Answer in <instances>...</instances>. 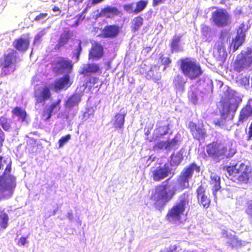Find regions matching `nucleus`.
<instances>
[{"instance_id": "nucleus-10", "label": "nucleus", "mask_w": 252, "mask_h": 252, "mask_svg": "<svg viewBox=\"0 0 252 252\" xmlns=\"http://www.w3.org/2000/svg\"><path fill=\"white\" fill-rule=\"evenodd\" d=\"M170 124L168 120L159 121L157 123V127L154 130L152 136L146 138L149 142L157 140L160 137L166 135L170 129Z\"/></svg>"}, {"instance_id": "nucleus-17", "label": "nucleus", "mask_w": 252, "mask_h": 252, "mask_svg": "<svg viewBox=\"0 0 252 252\" xmlns=\"http://www.w3.org/2000/svg\"><path fill=\"white\" fill-rule=\"evenodd\" d=\"M221 143L219 141H214L206 146V151L208 156L213 159H217L220 157Z\"/></svg>"}, {"instance_id": "nucleus-58", "label": "nucleus", "mask_w": 252, "mask_h": 252, "mask_svg": "<svg viewBox=\"0 0 252 252\" xmlns=\"http://www.w3.org/2000/svg\"><path fill=\"white\" fill-rule=\"evenodd\" d=\"M27 241V238L26 237H21L19 239V242H18V245L21 246H24Z\"/></svg>"}, {"instance_id": "nucleus-7", "label": "nucleus", "mask_w": 252, "mask_h": 252, "mask_svg": "<svg viewBox=\"0 0 252 252\" xmlns=\"http://www.w3.org/2000/svg\"><path fill=\"white\" fill-rule=\"evenodd\" d=\"M252 64V49L248 50L244 54L238 55L233 63V70L240 72L250 67Z\"/></svg>"}, {"instance_id": "nucleus-4", "label": "nucleus", "mask_w": 252, "mask_h": 252, "mask_svg": "<svg viewBox=\"0 0 252 252\" xmlns=\"http://www.w3.org/2000/svg\"><path fill=\"white\" fill-rule=\"evenodd\" d=\"M189 193L185 191L180 195L178 202L168 210L165 216L166 220L172 223L180 221L185 211L186 206L189 205Z\"/></svg>"}, {"instance_id": "nucleus-34", "label": "nucleus", "mask_w": 252, "mask_h": 252, "mask_svg": "<svg viewBox=\"0 0 252 252\" xmlns=\"http://www.w3.org/2000/svg\"><path fill=\"white\" fill-rule=\"evenodd\" d=\"M13 115L18 116L22 121H25L26 118L27 113L25 110L20 107H15L11 111Z\"/></svg>"}, {"instance_id": "nucleus-31", "label": "nucleus", "mask_w": 252, "mask_h": 252, "mask_svg": "<svg viewBox=\"0 0 252 252\" xmlns=\"http://www.w3.org/2000/svg\"><path fill=\"white\" fill-rule=\"evenodd\" d=\"M144 19L141 16L134 17L131 21V31L133 32L138 31L143 24Z\"/></svg>"}, {"instance_id": "nucleus-55", "label": "nucleus", "mask_w": 252, "mask_h": 252, "mask_svg": "<svg viewBox=\"0 0 252 252\" xmlns=\"http://www.w3.org/2000/svg\"><path fill=\"white\" fill-rule=\"evenodd\" d=\"M229 243L230 245L232 246V247H234L237 245V244H238V241L235 238H232L229 242Z\"/></svg>"}, {"instance_id": "nucleus-8", "label": "nucleus", "mask_w": 252, "mask_h": 252, "mask_svg": "<svg viewBox=\"0 0 252 252\" xmlns=\"http://www.w3.org/2000/svg\"><path fill=\"white\" fill-rule=\"evenodd\" d=\"M210 20L215 26L223 27L230 23V16L225 9L219 8L212 13Z\"/></svg>"}, {"instance_id": "nucleus-61", "label": "nucleus", "mask_w": 252, "mask_h": 252, "mask_svg": "<svg viewBox=\"0 0 252 252\" xmlns=\"http://www.w3.org/2000/svg\"><path fill=\"white\" fill-rule=\"evenodd\" d=\"M84 0H68L69 2H73L76 4H79L83 2Z\"/></svg>"}, {"instance_id": "nucleus-54", "label": "nucleus", "mask_w": 252, "mask_h": 252, "mask_svg": "<svg viewBox=\"0 0 252 252\" xmlns=\"http://www.w3.org/2000/svg\"><path fill=\"white\" fill-rule=\"evenodd\" d=\"M240 81L241 84L244 86H245L246 85H249V79L248 78H247L246 77H243L241 78L240 79Z\"/></svg>"}, {"instance_id": "nucleus-37", "label": "nucleus", "mask_w": 252, "mask_h": 252, "mask_svg": "<svg viewBox=\"0 0 252 252\" xmlns=\"http://www.w3.org/2000/svg\"><path fill=\"white\" fill-rule=\"evenodd\" d=\"M95 110L93 107H89L86 108V111L82 114V120L87 121L94 115Z\"/></svg>"}, {"instance_id": "nucleus-25", "label": "nucleus", "mask_w": 252, "mask_h": 252, "mask_svg": "<svg viewBox=\"0 0 252 252\" xmlns=\"http://www.w3.org/2000/svg\"><path fill=\"white\" fill-rule=\"evenodd\" d=\"M82 95V93H73L65 102V107L70 109L74 106H77L81 100Z\"/></svg>"}, {"instance_id": "nucleus-2", "label": "nucleus", "mask_w": 252, "mask_h": 252, "mask_svg": "<svg viewBox=\"0 0 252 252\" xmlns=\"http://www.w3.org/2000/svg\"><path fill=\"white\" fill-rule=\"evenodd\" d=\"M228 173V178L238 185L247 184L252 177V170L244 163L230 165L225 167Z\"/></svg>"}, {"instance_id": "nucleus-40", "label": "nucleus", "mask_w": 252, "mask_h": 252, "mask_svg": "<svg viewBox=\"0 0 252 252\" xmlns=\"http://www.w3.org/2000/svg\"><path fill=\"white\" fill-rule=\"evenodd\" d=\"M8 220L9 218L7 214L0 216V228L2 229H6L8 225Z\"/></svg>"}, {"instance_id": "nucleus-15", "label": "nucleus", "mask_w": 252, "mask_h": 252, "mask_svg": "<svg viewBox=\"0 0 252 252\" xmlns=\"http://www.w3.org/2000/svg\"><path fill=\"white\" fill-rule=\"evenodd\" d=\"M172 169L167 163L163 166H158L152 171V179L155 182H159L166 178L171 173Z\"/></svg>"}, {"instance_id": "nucleus-38", "label": "nucleus", "mask_w": 252, "mask_h": 252, "mask_svg": "<svg viewBox=\"0 0 252 252\" xmlns=\"http://www.w3.org/2000/svg\"><path fill=\"white\" fill-rule=\"evenodd\" d=\"M0 125L5 131H9L11 128L10 120L4 116L0 117Z\"/></svg>"}, {"instance_id": "nucleus-43", "label": "nucleus", "mask_w": 252, "mask_h": 252, "mask_svg": "<svg viewBox=\"0 0 252 252\" xmlns=\"http://www.w3.org/2000/svg\"><path fill=\"white\" fill-rule=\"evenodd\" d=\"M61 99H58L56 102L53 103L50 105L49 108H48L49 112L48 116L46 117L45 120H48L51 118L53 110L57 107V106L61 103Z\"/></svg>"}, {"instance_id": "nucleus-23", "label": "nucleus", "mask_w": 252, "mask_h": 252, "mask_svg": "<svg viewBox=\"0 0 252 252\" xmlns=\"http://www.w3.org/2000/svg\"><path fill=\"white\" fill-rule=\"evenodd\" d=\"M30 40L29 36L26 38L20 37L15 39L13 42V47L18 51L25 52L29 47Z\"/></svg>"}, {"instance_id": "nucleus-1", "label": "nucleus", "mask_w": 252, "mask_h": 252, "mask_svg": "<svg viewBox=\"0 0 252 252\" xmlns=\"http://www.w3.org/2000/svg\"><path fill=\"white\" fill-rule=\"evenodd\" d=\"M170 185L165 182L157 185L155 191L150 196V199L153 201L156 209L162 210L166 204L171 200L176 193V189L173 187L170 189Z\"/></svg>"}, {"instance_id": "nucleus-22", "label": "nucleus", "mask_w": 252, "mask_h": 252, "mask_svg": "<svg viewBox=\"0 0 252 252\" xmlns=\"http://www.w3.org/2000/svg\"><path fill=\"white\" fill-rule=\"evenodd\" d=\"M236 153V150L232 142H228L225 144L221 143L220 157L229 158L233 157Z\"/></svg>"}, {"instance_id": "nucleus-50", "label": "nucleus", "mask_w": 252, "mask_h": 252, "mask_svg": "<svg viewBox=\"0 0 252 252\" xmlns=\"http://www.w3.org/2000/svg\"><path fill=\"white\" fill-rule=\"evenodd\" d=\"M98 81V78L96 77H90L89 79V80L87 81L86 84L88 85V84H90V87H92L93 85H94L95 84L97 83Z\"/></svg>"}, {"instance_id": "nucleus-16", "label": "nucleus", "mask_w": 252, "mask_h": 252, "mask_svg": "<svg viewBox=\"0 0 252 252\" xmlns=\"http://www.w3.org/2000/svg\"><path fill=\"white\" fill-rule=\"evenodd\" d=\"M34 96L36 104L41 103L51 97L50 88L48 86H44L38 88L34 92Z\"/></svg>"}, {"instance_id": "nucleus-57", "label": "nucleus", "mask_w": 252, "mask_h": 252, "mask_svg": "<svg viewBox=\"0 0 252 252\" xmlns=\"http://www.w3.org/2000/svg\"><path fill=\"white\" fill-rule=\"evenodd\" d=\"M177 249V246L176 245H171L169 246V249L166 252H174Z\"/></svg>"}, {"instance_id": "nucleus-52", "label": "nucleus", "mask_w": 252, "mask_h": 252, "mask_svg": "<svg viewBox=\"0 0 252 252\" xmlns=\"http://www.w3.org/2000/svg\"><path fill=\"white\" fill-rule=\"evenodd\" d=\"M48 14L46 13H41L39 15H37L34 19V21H40L47 16Z\"/></svg>"}, {"instance_id": "nucleus-35", "label": "nucleus", "mask_w": 252, "mask_h": 252, "mask_svg": "<svg viewBox=\"0 0 252 252\" xmlns=\"http://www.w3.org/2000/svg\"><path fill=\"white\" fill-rule=\"evenodd\" d=\"M214 56L217 60L222 61L226 59L227 53L223 47H218Z\"/></svg>"}, {"instance_id": "nucleus-21", "label": "nucleus", "mask_w": 252, "mask_h": 252, "mask_svg": "<svg viewBox=\"0 0 252 252\" xmlns=\"http://www.w3.org/2000/svg\"><path fill=\"white\" fill-rule=\"evenodd\" d=\"M251 116H252V107L250 105H247L240 110L238 120L235 125L237 126L242 125Z\"/></svg>"}, {"instance_id": "nucleus-28", "label": "nucleus", "mask_w": 252, "mask_h": 252, "mask_svg": "<svg viewBox=\"0 0 252 252\" xmlns=\"http://www.w3.org/2000/svg\"><path fill=\"white\" fill-rule=\"evenodd\" d=\"M210 184L212 186L213 194L216 196L217 192L220 189V178L217 175H211Z\"/></svg>"}, {"instance_id": "nucleus-18", "label": "nucleus", "mask_w": 252, "mask_h": 252, "mask_svg": "<svg viewBox=\"0 0 252 252\" xmlns=\"http://www.w3.org/2000/svg\"><path fill=\"white\" fill-rule=\"evenodd\" d=\"M206 187L201 184L196 189V196L199 203L207 209L210 207L211 200L206 193Z\"/></svg>"}, {"instance_id": "nucleus-11", "label": "nucleus", "mask_w": 252, "mask_h": 252, "mask_svg": "<svg viewBox=\"0 0 252 252\" xmlns=\"http://www.w3.org/2000/svg\"><path fill=\"white\" fill-rule=\"evenodd\" d=\"M188 128L194 140H203L207 136V130L202 122L201 123L196 124L192 121H190L188 124Z\"/></svg>"}, {"instance_id": "nucleus-26", "label": "nucleus", "mask_w": 252, "mask_h": 252, "mask_svg": "<svg viewBox=\"0 0 252 252\" xmlns=\"http://www.w3.org/2000/svg\"><path fill=\"white\" fill-rule=\"evenodd\" d=\"M245 33L241 29V32L238 33L235 38L232 39L231 46L232 47L234 51L237 50L239 47L245 41Z\"/></svg>"}, {"instance_id": "nucleus-13", "label": "nucleus", "mask_w": 252, "mask_h": 252, "mask_svg": "<svg viewBox=\"0 0 252 252\" xmlns=\"http://www.w3.org/2000/svg\"><path fill=\"white\" fill-rule=\"evenodd\" d=\"M53 71L59 74L63 73L65 71L70 72L73 66L72 61L64 57H60L53 63Z\"/></svg>"}, {"instance_id": "nucleus-36", "label": "nucleus", "mask_w": 252, "mask_h": 252, "mask_svg": "<svg viewBox=\"0 0 252 252\" xmlns=\"http://www.w3.org/2000/svg\"><path fill=\"white\" fill-rule=\"evenodd\" d=\"M201 93V92L198 88H196L195 90L191 89L189 92L188 97L189 100L193 104H196L198 101V94Z\"/></svg>"}, {"instance_id": "nucleus-49", "label": "nucleus", "mask_w": 252, "mask_h": 252, "mask_svg": "<svg viewBox=\"0 0 252 252\" xmlns=\"http://www.w3.org/2000/svg\"><path fill=\"white\" fill-rule=\"evenodd\" d=\"M133 2L125 4L123 6L124 9L125 11H126L129 13L134 14V9H133Z\"/></svg>"}, {"instance_id": "nucleus-56", "label": "nucleus", "mask_w": 252, "mask_h": 252, "mask_svg": "<svg viewBox=\"0 0 252 252\" xmlns=\"http://www.w3.org/2000/svg\"><path fill=\"white\" fill-rule=\"evenodd\" d=\"M166 0H153L152 4L153 6H158L159 4L164 3Z\"/></svg>"}, {"instance_id": "nucleus-39", "label": "nucleus", "mask_w": 252, "mask_h": 252, "mask_svg": "<svg viewBox=\"0 0 252 252\" xmlns=\"http://www.w3.org/2000/svg\"><path fill=\"white\" fill-rule=\"evenodd\" d=\"M148 2L146 0H139L136 3V7L134 8V14H137L141 12L146 7Z\"/></svg>"}, {"instance_id": "nucleus-48", "label": "nucleus", "mask_w": 252, "mask_h": 252, "mask_svg": "<svg viewBox=\"0 0 252 252\" xmlns=\"http://www.w3.org/2000/svg\"><path fill=\"white\" fill-rule=\"evenodd\" d=\"M166 141H159L156 143L153 148L155 150H161L163 148L166 149Z\"/></svg>"}, {"instance_id": "nucleus-64", "label": "nucleus", "mask_w": 252, "mask_h": 252, "mask_svg": "<svg viewBox=\"0 0 252 252\" xmlns=\"http://www.w3.org/2000/svg\"><path fill=\"white\" fill-rule=\"evenodd\" d=\"M4 209H2L1 206H0V216H2L3 214H6V213L4 212Z\"/></svg>"}, {"instance_id": "nucleus-9", "label": "nucleus", "mask_w": 252, "mask_h": 252, "mask_svg": "<svg viewBox=\"0 0 252 252\" xmlns=\"http://www.w3.org/2000/svg\"><path fill=\"white\" fill-rule=\"evenodd\" d=\"M16 186L14 180L6 181L3 176H0V200L7 199L12 196Z\"/></svg>"}, {"instance_id": "nucleus-29", "label": "nucleus", "mask_w": 252, "mask_h": 252, "mask_svg": "<svg viewBox=\"0 0 252 252\" xmlns=\"http://www.w3.org/2000/svg\"><path fill=\"white\" fill-rule=\"evenodd\" d=\"M183 152L182 150L178 151L176 154L173 153L170 157V163L172 165L178 166L183 160Z\"/></svg>"}, {"instance_id": "nucleus-24", "label": "nucleus", "mask_w": 252, "mask_h": 252, "mask_svg": "<svg viewBox=\"0 0 252 252\" xmlns=\"http://www.w3.org/2000/svg\"><path fill=\"white\" fill-rule=\"evenodd\" d=\"M120 14V11L117 7L107 5L101 9L99 15L100 17L112 18Z\"/></svg>"}, {"instance_id": "nucleus-20", "label": "nucleus", "mask_w": 252, "mask_h": 252, "mask_svg": "<svg viewBox=\"0 0 252 252\" xmlns=\"http://www.w3.org/2000/svg\"><path fill=\"white\" fill-rule=\"evenodd\" d=\"M72 82L70 80V76L68 74H65L57 79L53 85L56 91L62 90H67L72 84Z\"/></svg>"}, {"instance_id": "nucleus-63", "label": "nucleus", "mask_w": 252, "mask_h": 252, "mask_svg": "<svg viewBox=\"0 0 252 252\" xmlns=\"http://www.w3.org/2000/svg\"><path fill=\"white\" fill-rule=\"evenodd\" d=\"M48 112H49V109H48L47 110H45L42 114V117H43L45 121H46L45 120L46 117L48 116Z\"/></svg>"}, {"instance_id": "nucleus-53", "label": "nucleus", "mask_w": 252, "mask_h": 252, "mask_svg": "<svg viewBox=\"0 0 252 252\" xmlns=\"http://www.w3.org/2000/svg\"><path fill=\"white\" fill-rule=\"evenodd\" d=\"M11 170V164H7L4 169L3 174L1 176H3L4 179H5V176L7 174H9Z\"/></svg>"}, {"instance_id": "nucleus-44", "label": "nucleus", "mask_w": 252, "mask_h": 252, "mask_svg": "<svg viewBox=\"0 0 252 252\" xmlns=\"http://www.w3.org/2000/svg\"><path fill=\"white\" fill-rule=\"evenodd\" d=\"M174 83L176 87L180 88L185 85L186 81L183 77L178 75L177 78L174 80Z\"/></svg>"}, {"instance_id": "nucleus-14", "label": "nucleus", "mask_w": 252, "mask_h": 252, "mask_svg": "<svg viewBox=\"0 0 252 252\" xmlns=\"http://www.w3.org/2000/svg\"><path fill=\"white\" fill-rule=\"evenodd\" d=\"M121 29L117 24L107 25L101 31L99 36L104 38H116L120 33Z\"/></svg>"}, {"instance_id": "nucleus-51", "label": "nucleus", "mask_w": 252, "mask_h": 252, "mask_svg": "<svg viewBox=\"0 0 252 252\" xmlns=\"http://www.w3.org/2000/svg\"><path fill=\"white\" fill-rule=\"evenodd\" d=\"M5 139V134L3 131L0 128V153L1 152V148L3 146Z\"/></svg>"}, {"instance_id": "nucleus-12", "label": "nucleus", "mask_w": 252, "mask_h": 252, "mask_svg": "<svg viewBox=\"0 0 252 252\" xmlns=\"http://www.w3.org/2000/svg\"><path fill=\"white\" fill-rule=\"evenodd\" d=\"M217 109L220 113V118L226 120L232 111L235 112L237 108L234 104L231 103L229 100L221 99L217 105Z\"/></svg>"}, {"instance_id": "nucleus-33", "label": "nucleus", "mask_w": 252, "mask_h": 252, "mask_svg": "<svg viewBox=\"0 0 252 252\" xmlns=\"http://www.w3.org/2000/svg\"><path fill=\"white\" fill-rule=\"evenodd\" d=\"M71 38V33L69 31H67L63 33L60 36L58 44L56 47L60 48L63 46L66 43L68 42L69 39Z\"/></svg>"}, {"instance_id": "nucleus-6", "label": "nucleus", "mask_w": 252, "mask_h": 252, "mask_svg": "<svg viewBox=\"0 0 252 252\" xmlns=\"http://www.w3.org/2000/svg\"><path fill=\"white\" fill-rule=\"evenodd\" d=\"M194 171L196 173L200 172V167L195 162H192L181 172L177 179V185L180 189L184 190L190 188L189 181Z\"/></svg>"}, {"instance_id": "nucleus-3", "label": "nucleus", "mask_w": 252, "mask_h": 252, "mask_svg": "<svg viewBox=\"0 0 252 252\" xmlns=\"http://www.w3.org/2000/svg\"><path fill=\"white\" fill-rule=\"evenodd\" d=\"M179 69L185 77L192 80L198 78L203 73L200 63L189 57L179 60Z\"/></svg>"}, {"instance_id": "nucleus-41", "label": "nucleus", "mask_w": 252, "mask_h": 252, "mask_svg": "<svg viewBox=\"0 0 252 252\" xmlns=\"http://www.w3.org/2000/svg\"><path fill=\"white\" fill-rule=\"evenodd\" d=\"M159 59L161 62V63L164 65L163 70L169 66L172 63V60L168 57H164L163 54H160Z\"/></svg>"}, {"instance_id": "nucleus-59", "label": "nucleus", "mask_w": 252, "mask_h": 252, "mask_svg": "<svg viewBox=\"0 0 252 252\" xmlns=\"http://www.w3.org/2000/svg\"><path fill=\"white\" fill-rule=\"evenodd\" d=\"M223 121H224V120H222L221 119V120H216V121L214 122V124L216 126H221L223 125V124H224Z\"/></svg>"}, {"instance_id": "nucleus-19", "label": "nucleus", "mask_w": 252, "mask_h": 252, "mask_svg": "<svg viewBox=\"0 0 252 252\" xmlns=\"http://www.w3.org/2000/svg\"><path fill=\"white\" fill-rule=\"evenodd\" d=\"M104 49L103 46L100 43L95 41L92 45L89 52V59L93 60H98L103 57Z\"/></svg>"}, {"instance_id": "nucleus-42", "label": "nucleus", "mask_w": 252, "mask_h": 252, "mask_svg": "<svg viewBox=\"0 0 252 252\" xmlns=\"http://www.w3.org/2000/svg\"><path fill=\"white\" fill-rule=\"evenodd\" d=\"M245 213L252 218V199H248L246 202Z\"/></svg>"}, {"instance_id": "nucleus-27", "label": "nucleus", "mask_w": 252, "mask_h": 252, "mask_svg": "<svg viewBox=\"0 0 252 252\" xmlns=\"http://www.w3.org/2000/svg\"><path fill=\"white\" fill-rule=\"evenodd\" d=\"M100 70L99 66L97 63H88L86 66L82 68L79 72L80 74L87 75L89 73H94Z\"/></svg>"}, {"instance_id": "nucleus-62", "label": "nucleus", "mask_w": 252, "mask_h": 252, "mask_svg": "<svg viewBox=\"0 0 252 252\" xmlns=\"http://www.w3.org/2000/svg\"><path fill=\"white\" fill-rule=\"evenodd\" d=\"M103 0H91V2L92 4L95 5L102 2Z\"/></svg>"}, {"instance_id": "nucleus-5", "label": "nucleus", "mask_w": 252, "mask_h": 252, "mask_svg": "<svg viewBox=\"0 0 252 252\" xmlns=\"http://www.w3.org/2000/svg\"><path fill=\"white\" fill-rule=\"evenodd\" d=\"M16 53V51L13 50L11 52L4 53L0 58V77L8 76L16 70L15 64L17 60Z\"/></svg>"}, {"instance_id": "nucleus-30", "label": "nucleus", "mask_w": 252, "mask_h": 252, "mask_svg": "<svg viewBox=\"0 0 252 252\" xmlns=\"http://www.w3.org/2000/svg\"><path fill=\"white\" fill-rule=\"evenodd\" d=\"M125 117L126 114H116L113 120L114 126L116 128H123L125 121Z\"/></svg>"}, {"instance_id": "nucleus-32", "label": "nucleus", "mask_w": 252, "mask_h": 252, "mask_svg": "<svg viewBox=\"0 0 252 252\" xmlns=\"http://www.w3.org/2000/svg\"><path fill=\"white\" fill-rule=\"evenodd\" d=\"M181 37L182 36L175 35L172 38L170 43V47L172 53L179 52L181 50L180 48V42L181 39Z\"/></svg>"}, {"instance_id": "nucleus-46", "label": "nucleus", "mask_w": 252, "mask_h": 252, "mask_svg": "<svg viewBox=\"0 0 252 252\" xmlns=\"http://www.w3.org/2000/svg\"><path fill=\"white\" fill-rule=\"evenodd\" d=\"M201 32L203 36H209L211 32V28L207 25H203L201 29Z\"/></svg>"}, {"instance_id": "nucleus-60", "label": "nucleus", "mask_w": 252, "mask_h": 252, "mask_svg": "<svg viewBox=\"0 0 252 252\" xmlns=\"http://www.w3.org/2000/svg\"><path fill=\"white\" fill-rule=\"evenodd\" d=\"M81 41H80L79 43H78V46L76 48V53H78V54H81V52H82V46H81Z\"/></svg>"}, {"instance_id": "nucleus-45", "label": "nucleus", "mask_w": 252, "mask_h": 252, "mask_svg": "<svg viewBox=\"0 0 252 252\" xmlns=\"http://www.w3.org/2000/svg\"><path fill=\"white\" fill-rule=\"evenodd\" d=\"M166 141V149H169L170 148L173 147L176 145H178L179 143V140L176 136H175L171 140H167Z\"/></svg>"}, {"instance_id": "nucleus-47", "label": "nucleus", "mask_w": 252, "mask_h": 252, "mask_svg": "<svg viewBox=\"0 0 252 252\" xmlns=\"http://www.w3.org/2000/svg\"><path fill=\"white\" fill-rule=\"evenodd\" d=\"M71 139V135L69 134L62 137L59 140V147H62L68 141Z\"/></svg>"}]
</instances>
